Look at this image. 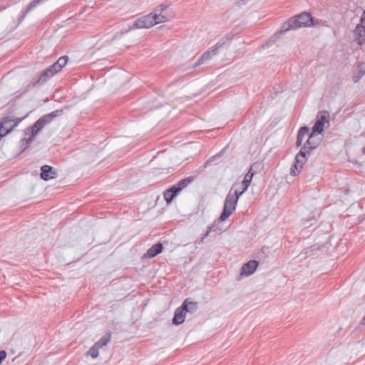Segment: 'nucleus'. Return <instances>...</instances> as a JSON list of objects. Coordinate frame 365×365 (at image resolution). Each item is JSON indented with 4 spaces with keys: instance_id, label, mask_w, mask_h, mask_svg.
Wrapping results in <instances>:
<instances>
[{
    "instance_id": "nucleus-1",
    "label": "nucleus",
    "mask_w": 365,
    "mask_h": 365,
    "mask_svg": "<svg viewBox=\"0 0 365 365\" xmlns=\"http://www.w3.org/2000/svg\"><path fill=\"white\" fill-rule=\"evenodd\" d=\"M61 113V110H55L49 114H47L40 118L33 126L28 127L24 130L25 137L21 140L22 144L27 148L31 142L33 141L35 136L46 125L51 123L53 119L58 116Z\"/></svg>"
},
{
    "instance_id": "nucleus-2",
    "label": "nucleus",
    "mask_w": 365,
    "mask_h": 365,
    "mask_svg": "<svg viewBox=\"0 0 365 365\" xmlns=\"http://www.w3.org/2000/svg\"><path fill=\"white\" fill-rule=\"evenodd\" d=\"M235 187H231L225 198L224 209L220 217L222 222L225 221L233 213L240 197L243 194Z\"/></svg>"
},
{
    "instance_id": "nucleus-3",
    "label": "nucleus",
    "mask_w": 365,
    "mask_h": 365,
    "mask_svg": "<svg viewBox=\"0 0 365 365\" xmlns=\"http://www.w3.org/2000/svg\"><path fill=\"white\" fill-rule=\"evenodd\" d=\"M159 17L158 16H153L152 14H149L146 16H142L138 19H136L132 26H130L128 29H125V31H121V33H127L128 31L133 29H148L152 27L153 26L157 24L155 21V19H158Z\"/></svg>"
},
{
    "instance_id": "nucleus-4",
    "label": "nucleus",
    "mask_w": 365,
    "mask_h": 365,
    "mask_svg": "<svg viewBox=\"0 0 365 365\" xmlns=\"http://www.w3.org/2000/svg\"><path fill=\"white\" fill-rule=\"evenodd\" d=\"M24 118H14L12 116H7L0 122V138L6 135Z\"/></svg>"
},
{
    "instance_id": "nucleus-5",
    "label": "nucleus",
    "mask_w": 365,
    "mask_h": 365,
    "mask_svg": "<svg viewBox=\"0 0 365 365\" xmlns=\"http://www.w3.org/2000/svg\"><path fill=\"white\" fill-rule=\"evenodd\" d=\"M330 116L327 111H321L317 115V120L312 127L314 134H320L324 128L329 126Z\"/></svg>"
},
{
    "instance_id": "nucleus-6",
    "label": "nucleus",
    "mask_w": 365,
    "mask_h": 365,
    "mask_svg": "<svg viewBox=\"0 0 365 365\" xmlns=\"http://www.w3.org/2000/svg\"><path fill=\"white\" fill-rule=\"evenodd\" d=\"M304 149L301 148L299 153L295 157L294 164L292 166L290 174L293 176L298 175L307 161L306 155H304Z\"/></svg>"
},
{
    "instance_id": "nucleus-7",
    "label": "nucleus",
    "mask_w": 365,
    "mask_h": 365,
    "mask_svg": "<svg viewBox=\"0 0 365 365\" xmlns=\"http://www.w3.org/2000/svg\"><path fill=\"white\" fill-rule=\"evenodd\" d=\"M260 168V164L259 163H253L247 173L245 175L244 180L239 183L240 186H243L242 190H240L242 193H244L247 189L249 187L250 182L252 180L254 175L257 172V170Z\"/></svg>"
},
{
    "instance_id": "nucleus-8",
    "label": "nucleus",
    "mask_w": 365,
    "mask_h": 365,
    "mask_svg": "<svg viewBox=\"0 0 365 365\" xmlns=\"http://www.w3.org/2000/svg\"><path fill=\"white\" fill-rule=\"evenodd\" d=\"M304 27L296 15L287 19V21L282 24L281 29L279 31V34H283L289 31L297 30L299 28Z\"/></svg>"
},
{
    "instance_id": "nucleus-9",
    "label": "nucleus",
    "mask_w": 365,
    "mask_h": 365,
    "mask_svg": "<svg viewBox=\"0 0 365 365\" xmlns=\"http://www.w3.org/2000/svg\"><path fill=\"white\" fill-rule=\"evenodd\" d=\"M296 17L299 19L304 27L315 26L319 24H322V20L314 19L312 14L307 11H304L296 15Z\"/></svg>"
},
{
    "instance_id": "nucleus-10",
    "label": "nucleus",
    "mask_w": 365,
    "mask_h": 365,
    "mask_svg": "<svg viewBox=\"0 0 365 365\" xmlns=\"http://www.w3.org/2000/svg\"><path fill=\"white\" fill-rule=\"evenodd\" d=\"M354 35L359 46L365 43V10L361 17L360 24L356 26L354 31Z\"/></svg>"
},
{
    "instance_id": "nucleus-11",
    "label": "nucleus",
    "mask_w": 365,
    "mask_h": 365,
    "mask_svg": "<svg viewBox=\"0 0 365 365\" xmlns=\"http://www.w3.org/2000/svg\"><path fill=\"white\" fill-rule=\"evenodd\" d=\"M168 9V6L165 4L158 5L153 12L150 14H153V16H158L159 17L158 19H155V21L156 24L163 23L167 21L170 18L173 16V14H169L168 16L163 14V12Z\"/></svg>"
},
{
    "instance_id": "nucleus-12",
    "label": "nucleus",
    "mask_w": 365,
    "mask_h": 365,
    "mask_svg": "<svg viewBox=\"0 0 365 365\" xmlns=\"http://www.w3.org/2000/svg\"><path fill=\"white\" fill-rule=\"evenodd\" d=\"M318 134H314L313 132H312L310 134H309V138L306 141L305 144L302 148L304 149V155L307 156V155H309L310 152L316 148L320 143V140L316 139V136Z\"/></svg>"
},
{
    "instance_id": "nucleus-13",
    "label": "nucleus",
    "mask_w": 365,
    "mask_h": 365,
    "mask_svg": "<svg viewBox=\"0 0 365 365\" xmlns=\"http://www.w3.org/2000/svg\"><path fill=\"white\" fill-rule=\"evenodd\" d=\"M41 178L45 181L52 180L58 176L57 171L53 167L45 165L41 168Z\"/></svg>"
},
{
    "instance_id": "nucleus-14",
    "label": "nucleus",
    "mask_w": 365,
    "mask_h": 365,
    "mask_svg": "<svg viewBox=\"0 0 365 365\" xmlns=\"http://www.w3.org/2000/svg\"><path fill=\"white\" fill-rule=\"evenodd\" d=\"M259 262L256 260H250L244 264L242 267L240 274L245 276H250L257 269Z\"/></svg>"
},
{
    "instance_id": "nucleus-15",
    "label": "nucleus",
    "mask_w": 365,
    "mask_h": 365,
    "mask_svg": "<svg viewBox=\"0 0 365 365\" xmlns=\"http://www.w3.org/2000/svg\"><path fill=\"white\" fill-rule=\"evenodd\" d=\"M163 246L160 242L153 245L143 255V258L150 259L155 257L163 251Z\"/></svg>"
},
{
    "instance_id": "nucleus-16",
    "label": "nucleus",
    "mask_w": 365,
    "mask_h": 365,
    "mask_svg": "<svg viewBox=\"0 0 365 365\" xmlns=\"http://www.w3.org/2000/svg\"><path fill=\"white\" fill-rule=\"evenodd\" d=\"M365 75V62H359L356 66V70L352 76L354 83H358Z\"/></svg>"
},
{
    "instance_id": "nucleus-17",
    "label": "nucleus",
    "mask_w": 365,
    "mask_h": 365,
    "mask_svg": "<svg viewBox=\"0 0 365 365\" xmlns=\"http://www.w3.org/2000/svg\"><path fill=\"white\" fill-rule=\"evenodd\" d=\"M186 317V312L181 307L178 308L175 312L173 319V323L175 325L181 324L184 322Z\"/></svg>"
},
{
    "instance_id": "nucleus-18",
    "label": "nucleus",
    "mask_w": 365,
    "mask_h": 365,
    "mask_svg": "<svg viewBox=\"0 0 365 365\" xmlns=\"http://www.w3.org/2000/svg\"><path fill=\"white\" fill-rule=\"evenodd\" d=\"M235 34L232 33L227 34L223 38H222L215 46H225L227 43H230V41L234 39L236 41L235 44H240L242 42L240 41V37L235 38Z\"/></svg>"
},
{
    "instance_id": "nucleus-19",
    "label": "nucleus",
    "mask_w": 365,
    "mask_h": 365,
    "mask_svg": "<svg viewBox=\"0 0 365 365\" xmlns=\"http://www.w3.org/2000/svg\"><path fill=\"white\" fill-rule=\"evenodd\" d=\"M219 47L212 48L209 49L206 53H205L199 60L198 64L204 63L210 59L212 56H216L219 53L218 50Z\"/></svg>"
},
{
    "instance_id": "nucleus-20",
    "label": "nucleus",
    "mask_w": 365,
    "mask_h": 365,
    "mask_svg": "<svg viewBox=\"0 0 365 365\" xmlns=\"http://www.w3.org/2000/svg\"><path fill=\"white\" fill-rule=\"evenodd\" d=\"M309 128L307 127H302L299 131H298V134H297V141H296V145L297 147H299L304 139L307 136L309 135Z\"/></svg>"
},
{
    "instance_id": "nucleus-21",
    "label": "nucleus",
    "mask_w": 365,
    "mask_h": 365,
    "mask_svg": "<svg viewBox=\"0 0 365 365\" xmlns=\"http://www.w3.org/2000/svg\"><path fill=\"white\" fill-rule=\"evenodd\" d=\"M56 73L50 66L42 72L37 82L41 83H44L47 81L49 78H51L52 76H53Z\"/></svg>"
},
{
    "instance_id": "nucleus-22",
    "label": "nucleus",
    "mask_w": 365,
    "mask_h": 365,
    "mask_svg": "<svg viewBox=\"0 0 365 365\" xmlns=\"http://www.w3.org/2000/svg\"><path fill=\"white\" fill-rule=\"evenodd\" d=\"M181 307L182 309H184L185 312H192L197 309V302L195 303V302H189L187 299H186L184 301L182 306Z\"/></svg>"
},
{
    "instance_id": "nucleus-23",
    "label": "nucleus",
    "mask_w": 365,
    "mask_h": 365,
    "mask_svg": "<svg viewBox=\"0 0 365 365\" xmlns=\"http://www.w3.org/2000/svg\"><path fill=\"white\" fill-rule=\"evenodd\" d=\"M177 193H178V192H175V188H174L173 187L170 190H167L164 192L165 200L168 202H170Z\"/></svg>"
},
{
    "instance_id": "nucleus-24",
    "label": "nucleus",
    "mask_w": 365,
    "mask_h": 365,
    "mask_svg": "<svg viewBox=\"0 0 365 365\" xmlns=\"http://www.w3.org/2000/svg\"><path fill=\"white\" fill-rule=\"evenodd\" d=\"M191 180L190 179L185 178L180 181L177 185L173 186L174 188H175V192H179L181 191L184 187H185Z\"/></svg>"
},
{
    "instance_id": "nucleus-25",
    "label": "nucleus",
    "mask_w": 365,
    "mask_h": 365,
    "mask_svg": "<svg viewBox=\"0 0 365 365\" xmlns=\"http://www.w3.org/2000/svg\"><path fill=\"white\" fill-rule=\"evenodd\" d=\"M110 339L111 335L110 334H106L99 341H97V346H98V344L106 346L110 341Z\"/></svg>"
},
{
    "instance_id": "nucleus-26",
    "label": "nucleus",
    "mask_w": 365,
    "mask_h": 365,
    "mask_svg": "<svg viewBox=\"0 0 365 365\" xmlns=\"http://www.w3.org/2000/svg\"><path fill=\"white\" fill-rule=\"evenodd\" d=\"M68 59V58L67 56H63L60 57L56 61V63L58 66L61 67V68H63L67 64Z\"/></svg>"
},
{
    "instance_id": "nucleus-27",
    "label": "nucleus",
    "mask_w": 365,
    "mask_h": 365,
    "mask_svg": "<svg viewBox=\"0 0 365 365\" xmlns=\"http://www.w3.org/2000/svg\"><path fill=\"white\" fill-rule=\"evenodd\" d=\"M99 350L94 345L89 349L87 354L92 358H96L98 356Z\"/></svg>"
},
{
    "instance_id": "nucleus-28",
    "label": "nucleus",
    "mask_w": 365,
    "mask_h": 365,
    "mask_svg": "<svg viewBox=\"0 0 365 365\" xmlns=\"http://www.w3.org/2000/svg\"><path fill=\"white\" fill-rule=\"evenodd\" d=\"M51 67L56 73H57L62 69L61 67L58 66L56 62H55Z\"/></svg>"
},
{
    "instance_id": "nucleus-29",
    "label": "nucleus",
    "mask_w": 365,
    "mask_h": 365,
    "mask_svg": "<svg viewBox=\"0 0 365 365\" xmlns=\"http://www.w3.org/2000/svg\"><path fill=\"white\" fill-rule=\"evenodd\" d=\"M212 230H215L214 229V225H212L211 227H209L208 230L206 232V233L205 234L204 237L202 238L201 241H203V240L207 237L210 234V232L212 231Z\"/></svg>"
},
{
    "instance_id": "nucleus-30",
    "label": "nucleus",
    "mask_w": 365,
    "mask_h": 365,
    "mask_svg": "<svg viewBox=\"0 0 365 365\" xmlns=\"http://www.w3.org/2000/svg\"><path fill=\"white\" fill-rule=\"evenodd\" d=\"M6 356V352L5 351H0V359L3 360Z\"/></svg>"
},
{
    "instance_id": "nucleus-31",
    "label": "nucleus",
    "mask_w": 365,
    "mask_h": 365,
    "mask_svg": "<svg viewBox=\"0 0 365 365\" xmlns=\"http://www.w3.org/2000/svg\"><path fill=\"white\" fill-rule=\"evenodd\" d=\"M233 186H236L235 187H237V188L238 190H242V187H243V186H240V185H239V183H238V184H235V185H234Z\"/></svg>"
},
{
    "instance_id": "nucleus-32",
    "label": "nucleus",
    "mask_w": 365,
    "mask_h": 365,
    "mask_svg": "<svg viewBox=\"0 0 365 365\" xmlns=\"http://www.w3.org/2000/svg\"><path fill=\"white\" fill-rule=\"evenodd\" d=\"M94 346H96L98 350L102 348L103 346L102 344H98V346H97V342L94 344Z\"/></svg>"
},
{
    "instance_id": "nucleus-33",
    "label": "nucleus",
    "mask_w": 365,
    "mask_h": 365,
    "mask_svg": "<svg viewBox=\"0 0 365 365\" xmlns=\"http://www.w3.org/2000/svg\"><path fill=\"white\" fill-rule=\"evenodd\" d=\"M357 345H358V346H359L361 349H363V346H364L363 343H360V342H359ZM362 351V350H359V351Z\"/></svg>"
},
{
    "instance_id": "nucleus-34",
    "label": "nucleus",
    "mask_w": 365,
    "mask_h": 365,
    "mask_svg": "<svg viewBox=\"0 0 365 365\" xmlns=\"http://www.w3.org/2000/svg\"><path fill=\"white\" fill-rule=\"evenodd\" d=\"M267 43H266L265 44H262V46H267Z\"/></svg>"
},
{
    "instance_id": "nucleus-35",
    "label": "nucleus",
    "mask_w": 365,
    "mask_h": 365,
    "mask_svg": "<svg viewBox=\"0 0 365 365\" xmlns=\"http://www.w3.org/2000/svg\"><path fill=\"white\" fill-rule=\"evenodd\" d=\"M363 153L365 154V147L363 149Z\"/></svg>"
},
{
    "instance_id": "nucleus-36",
    "label": "nucleus",
    "mask_w": 365,
    "mask_h": 365,
    "mask_svg": "<svg viewBox=\"0 0 365 365\" xmlns=\"http://www.w3.org/2000/svg\"><path fill=\"white\" fill-rule=\"evenodd\" d=\"M1 361H2V360H1V359H0V364H1Z\"/></svg>"
}]
</instances>
